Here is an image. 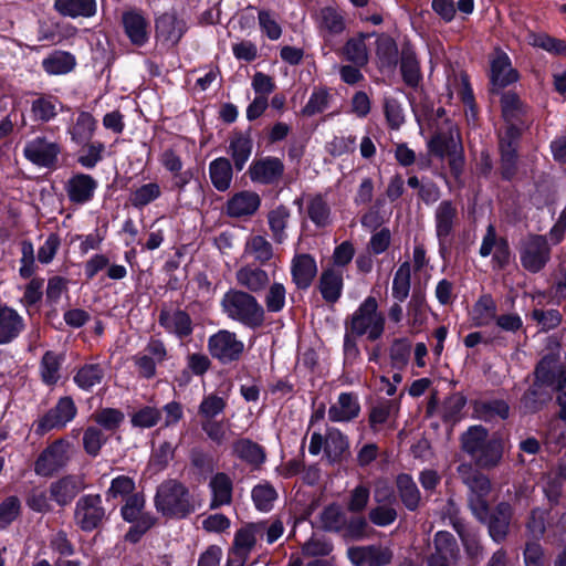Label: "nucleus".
Wrapping results in <instances>:
<instances>
[{"label":"nucleus","instance_id":"37","mask_svg":"<svg viewBox=\"0 0 566 566\" xmlns=\"http://www.w3.org/2000/svg\"><path fill=\"white\" fill-rule=\"evenodd\" d=\"M63 108L57 97L52 95H41L31 104V112L35 120L50 122Z\"/></svg>","mask_w":566,"mask_h":566},{"label":"nucleus","instance_id":"59","mask_svg":"<svg viewBox=\"0 0 566 566\" xmlns=\"http://www.w3.org/2000/svg\"><path fill=\"white\" fill-rule=\"evenodd\" d=\"M527 41L531 45L541 48L547 52L566 54V43L544 33H530Z\"/></svg>","mask_w":566,"mask_h":566},{"label":"nucleus","instance_id":"20","mask_svg":"<svg viewBox=\"0 0 566 566\" xmlns=\"http://www.w3.org/2000/svg\"><path fill=\"white\" fill-rule=\"evenodd\" d=\"M317 274V264L315 259L306 253L295 254L291 262L292 281L300 290H306L311 286Z\"/></svg>","mask_w":566,"mask_h":566},{"label":"nucleus","instance_id":"39","mask_svg":"<svg viewBox=\"0 0 566 566\" xmlns=\"http://www.w3.org/2000/svg\"><path fill=\"white\" fill-rule=\"evenodd\" d=\"M232 166L224 157L212 160L209 165V176L213 187L219 191L230 188L232 181Z\"/></svg>","mask_w":566,"mask_h":566},{"label":"nucleus","instance_id":"41","mask_svg":"<svg viewBox=\"0 0 566 566\" xmlns=\"http://www.w3.org/2000/svg\"><path fill=\"white\" fill-rule=\"evenodd\" d=\"M243 254L260 264H264L272 259L273 248L263 235L254 234L247 239Z\"/></svg>","mask_w":566,"mask_h":566},{"label":"nucleus","instance_id":"29","mask_svg":"<svg viewBox=\"0 0 566 566\" xmlns=\"http://www.w3.org/2000/svg\"><path fill=\"white\" fill-rule=\"evenodd\" d=\"M511 516V506L506 503H500L492 515L488 514L486 521H482L483 523H488L489 533L495 542H501L505 538Z\"/></svg>","mask_w":566,"mask_h":566},{"label":"nucleus","instance_id":"38","mask_svg":"<svg viewBox=\"0 0 566 566\" xmlns=\"http://www.w3.org/2000/svg\"><path fill=\"white\" fill-rule=\"evenodd\" d=\"M75 65V56L66 51H55L42 61L43 70L51 75L66 74L71 72Z\"/></svg>","mask_w":566,"mask_h":566},{"label":"nucleus","instance_id":"24","mask_svg":"<svg viewBox=\"0 0 566 566\" xmlns=\"http://www.w3.org/2000/svg\"><path fill=\"white\" fill-rule=\"evenodd\" d=\"M161 166L171 174L174 187L184 190L193 177L191 170H182L181 157L172 149H166L159 157Z\"/></svg>","mask_w":566,"mask_h":566},{"label":"nucleus","instance_id":"47","mask_svg":"<svg viewBox=\"0 0 566 566\" xmlns=\"http://www.w3.org/2000/svg\"><path fill=\"white\" fill-rule=\"evenodd\" d=\"M63 357L53 352H46L40 365L41 378L46 385H55L60 379V367Z\"/></svg>","mask_w":566,"mask_h":566},{"label":"nucleus","instance_id":"9","mask_svg":"<svg viewBox=\"0 0 566 566\" xmlns=\"http://www.w3.org/2000/svg\"><path fill=\"white\" fill-rule=\"evenodd\" d=\"M208 348L212 357L221 363H230L239 359L244 349L242 340L227 329H221L211 335L208 340Z\"/></svg>","mask_w":566,"mask_h":566},{"label":"nucleus","instance_id":"53","mask_svg":"<svg viewBox=\"0 0 566 566\" xmlns=\"http://www.w3.org/2000/svg\"><path fill=\"white\" fill-rule=\"evenodd\" d=\"M410 291V264L403 262L395 273L392 281V296L399 302L407 298Z\"/></svg>","mask_w":566,"mask_h":566},{"label":"nucleus","instance_id":"14","mask_svg":"<svg viewBox=\"0 0 566 566\" xmlns=\"http://www.w3.org/2000/svg\"><path fill=\"white\" fill-rule=\"evenodd\" d=\"M347 556L355 566H386L392 553L379 545L354 546L348 548Z\"/></svg>","mask_w":566,"mask_h":566},{"label":"nucleus","instance_id":"27","mask_svg":"<svg viewBox=\"0 0 566 566\" xmlns=\"http://www.w3.org/2000/svg\"><path fill=\"white\" fill-rule=\"evenodd\" d=\"M517 80L506 53L496 51L491 60V81L494 86L505 87Z\"/></svg>","mask_w":566,"mask_h":566},{"label":"nucleus","instance_id":"50","mask_svg":"<svg viewBox=\"0 0 566 566\" xmlns=\"http://www.w3.org/2000/svg\"><path fill=\"white\" fill-rule=\"evenodd\" d=\"M103 377L104 373L99 365L87 364L78 369L74 376V381L80 388L90 390L92 387L99 384Z\"/></svg>","mask_w":566,"mask_h":566},{"label":"nucleus","instance_id":"3","mask_svg":"<svg viewBox=\"0 0 566 566\" xmlns=\"http://www.w3.org/2000/svg\"><path fill=\"white\" fill-rule=\"evenodd\" d=\"M462 448L483 468L495 465L502 457V441L494 436L489 437L481 426L471 427L462 436Z\"/></svg>","mask_w":566,"mask_h":566},{"label":"nucleus","instance_id":"25","mask_svg":"<svg viewBox=\"0 0 566 566\" xmlns=\"http://www.w3.org/2000/svg\"><path fill=\"white\" fill-rule=\"evenodd\" d=\"M159 324L168 332L179 338L189 336L192 333L190 316L180 310H164L159 315Z\"/></svg>","mask_w":566,"mask_h":566},{"label":"nucleus","instance_id":"28","mask_svg":"<svg viewBox=\"0 0 566 566\" xmlns=\"http://www.w3.org/2000/svg\"><path fill=\"white\" fill-rule=\"evenodd\" d=\"M252 138L249 133L234 132L229 139L228 153L234 166L242 170L252 154Z\"/></svg>","mask_w":566,"mask_h":566},{"label":"nucleus","instance_id":"23","mask_svg":"<svg viewBox=\"0 0 566 566\" xmlns=\"http://www.w3.org/2000/svg\"><path fill=\"white\" fill-rule=\"evenodd\" d=\"M457 217V208L451 201H442L439 203L436 210V233L441 251L446 249V244L452 233Z\"/></svg>","mask_w":566,"mask_h":566},{"label":"nucleus","instance_id":"13","mask_svg":"<svg viewBox=\"0 0 566 566\" xmlns=\"http://www.w3.org/2000/svg\"><path fill=\"white\" fill-rule=\"evenodd\" d=\"M25 158L39 167H53L60 154V146L44 137H35L24 146Z\"/></svg>","mask_w":566,"mask_h":566},{"label":"nucleus","instance_id":"55","mask_svg":"<svg viewBox=\"0 0 566 566\" xmlns=\"http://www.w3.org/2000/svg\"><path fill=\"white\" fill-rule=\"evenodd\" d=\"M84 149L78 155V164L87 169L94 168L103 158L105 146L101 142L82 144Z\"/></svg>","mask_w":566,"mask_h":566},{"label":"nucleus","instance_id":"10","mask_svg":"<svg viewBox=\"0 0 566 566\" xmlns=\"http://www.w3.org/2000/svg\"><path fill=\"white\" fill-rule=\"evenodd\" d=\"M105 517L99 495H84L75 506V523L85 532L97 528Z\"/></svg>","mask_w":566,"mask_h":566},{"label":"nucleus","instance_id":"17","mask_svg":"<svg viewBox=\"0 0 566 566\" xmlns=\"http://www.w3.org/2000/svg\"><path fill=\"white\" fill-rule=\"evenodd\" d=\"M156 38L167 45L177 44L186 31V23L174 12H165L155 20Z\"/></svg>","mask_w":566,"mask_h":566},{"label":"nucleus","instance_id":"36","mask_svg":"<svg viewBox=\"0 0 566 566\" xmlns=\"http://www.w3.org/2000/svg\"><path fill=\"white\" fill-rule=\"evenodd\" d=\"M209 486L212 494L211 509L230 504L232 500V481L226 473L214 474L209 482Z\"/></svg>","mask_w":566,"mask_h":566},{"label":"nucleus","instance_id":"18","mask_svg":"<svg viewBox=\"0 0 566 566\" xmlns=\"http://www.w3.org/2000/svg\"><path fill=\"white\" fill-rule=\"evenodd\" d=\"M97 181L86 174H75L65 182V192L74 205H85L94 197Z\"/></svg>","mask_w":566,"mask_h":566},{"label":"nucleus","instance_id":"12","mask_svg":"<svg viewBox=\"0 0 566 566\" xmlns=\"http://www.w3.org/2000/svg\"><path fill=\"white\" fill-rule=\"evenodd\" d=\"M76 407L72 398H61L54 408L48 411L36 423V432L43 434L52 429H60L66 426L76 416Z\"/></svg>","mask_w":566,"mask_h":566},{"label":"nucleus","instance_id":"42","mask_svg":"<svg viewBox=\"0 0 566 566\" xmlns=\"http://www.w3.org/2000/svg\"><path fill=\"white\" fill-rule=\"evenodd\" d=\"M263 536V525L261 523H250L237 532L234 537L235 548L247 555Z\"/></svg>","mask_w":566,"mask_h":566},{"label":"nucleus","instance_id":"51","mask_svg":"<svg viewBox=\"0 0 566 566\" xmlns=\"http://www.w3.org/2000/svg\"><path fill=\"white\" fill-rule=\"evenodd\" d=\"M290 218V211L283 207L280 206L272 211H270L268 216L269 226L273 233V239L277 243H282L286 235H285V228L287 224V220Z\"/></svg>","mask_w":566,"mask_h":566},{"label":"nucleus","instance_id":"48","mask_svg":"<svg viewBox=\"0 0 566 566\" xmlns=\"http://www.w3.org/2000/svg\"><path fill=\"white\" fill-rule=\"evenodd\" d=\"M376 55L379 67H391L397 63L398 48L395 41L386 35L377 39Z\"/></svg>","mask_w":566,"mask_h":566},{"label":"nucleus","instance_id":"11","mask_svg":"<svg viewBox=\"0 0 566 566\" xmlns=\"http://www.w3.org/2000/svg\"><path fill=\"white\" fill-rule=\"evenodd\" d=\"M70 442L63 439L50 444L38 458L35 473L48 476L63 468L70 459Z\"/></svg>","mask_w":566,"mask_h":566},{"label":"nucleus","instance_id":"21","mask_svg":"<svg viewBox=\"0 0 566 566\" xmlns=\"http://www.w3.org/2000/svg\"><path fill=\"white\" fill-rule=\"evenodd\" d=\"M360 403L357 395L342 392L328 409V419L333 422H348L357 418Z\"/></svg>","mask_w":566,"mask_h":566},{"label":"nucleus","instance_id":"33","mask_svg":"<svg viewBox=\"0 0 566 566\" xmlns=\"http://www.w3.org/2000/svg\"><path fill=\"white\" fill-rule=\"evenodd\" d=\"M431 153L443 157L447 155H453L454 157L460 156L461 153V142L459 132L455 128L449 129V135L444 136L442 134L436 135L428 144ZM457 158H454V161Z\"/></svg>","mask_w":566,"mask_h":566},{"label":"nucleus","instance_id":"6","mask_svg":"<svg viewBox=\"0 0 566 566\" xmlns=\"http://www.w3.org/2000/svg\"><path fill=\"white\" fill-rule=\"evenodd\" d=\"M556 361L553 358H543L535 370V382L523 396L522 403L525 410H538L551 397L543 390L545 385L555 386L557 370Z\"/></svg>","mask_w":566,"mask_h":566},{"label":"nucleus","instance_id":"1","mask_svg":"<svg viewBox=\"0 0 566 566\" xmlns=\"http://www.w3.org/2000/svg\"><path fill=\"white\" fill-rule=\"evenodd\" d=\"M221 307L229 318L250 328L262 326L265 319L263 306L244 291L229 290L221 300Z\"/></svg>","mask_w":566,"mask_h":566},{"label":"nucleus","instance_id":"44","mask_svg":"<svg viewBox=\"0 0 566 566\" xmlns=\"http://www.w3.org/2000/svg\"><path fill=\"white\" fill-rule=\"evenodd\" d=\"M474 413L479 419L491 421L496 418L505 419L509 416V406L503 400H478L474 402Z\"/></svg>","mask_w":566,"mask_h":566},{"label":"nucleus","instance_id":"45","mask_svg":"<svg viewBox=\"0 0 566 566\" xmlns=\"http://www.w3.org/2000/svg\"><path fill=\"white\" fill-rule=\"evenodd\" d=\"M368 36L367 34H359L358 36L349 39L344 46L346 59L356 66H364L368 62V48L366 44Z\"/></svg>","mask_w":566,"mask_h":566},{"label":"nucleus","instance_id":"2","mask_svg":"<svg viewBox=\"0 0 566 566\" xmlns=\"http://www.w3.org/2000/svg\"><path fill=\"white\" fill-rule=\"evenodd\" d=\"M155 504L163 515L176 518H184L198 507L187 488L176 480L165 481L158 486Z\"/></svg>","mask_w":566,"mask_h":566},{"label":"nucleus","instance_id":"15","mask_svg":"<svg viewBox=\"0 0 566 566\" xmlns=\"http://www.w3.org/2000/svg\"><path fill=\"white\" fill-rule=\"evenodd\" d=\"M126 36L136 46H144L149 40V22L139 10H127L122 15Z\"/></svg>","mask_w":566,"mask_h":566},{"label":"nucleus","instance_id":"32","mask_svg":"<svg viewBox=\"0 0 566 566\" xmlns=\"http://www.w3.org/2000/svg\"><path fill=\"white\" fill-rule=\"evenodd\" d=\"M472 325L488 326L496 318V303L491 295L484 294L472 306L469 313Z\"/></svg>","mask_w":566,"mask_h":566},{"label":"nucleus","instance_id":"64","mask_svg":"<svg viewBox=\"0 0 566 566\" xmlns=\"http://www.w3.org/2000/svg\"><path fill=\"white\" fill-rule=\"evenodd\" d=\"M160 411L154 407H143L132 416V423L138 428H151L156 426L160 419Z\"/></svg>","mask_w":566,"mask_h":566},{"label":"nucleus","instance_id":"5","mask_svg":"<svg viewBox=\"0 0 566 566\" xmlns=\"http://www.w3.org/2000/svg\"><path fill=\"white\" fill-rule=\"evenodd\" d=\"M458 472L470 490L469 506L473 515L479 521H486L489 505L486 496L491 491L490 480L481 473L473 472L470 464L459 465Z\"/></svg>","mask_w":566,"mask_h":566},{"label":"nucleus","instance_id":"61","mask_svg":"<svg viewBox=\"0 0 566 566\" xmlns=\"http://www.w3.org/2000/svg\"><path fill=\"white\" fill-rule=\"evenodd\" d=\"M308 217L318 227H325L329 223V208L322 197L317 196L311 199Z\"/></svg>","mask_w":566,"mask_h":566},{"label":"nucleus","instance_id":"43","mask_svg":"<svg viewBox=\"0 0 566 566\" xmlns=\"http://www.w3.org/2000/svg\"><path fill=\"white\" fill-rule=\"evenodd\" d=\"M397 490L401 502L409 511L418 509L420 503V491L409 474H399L397 476Z\"/></svg>","mask_w":566,"mask_h":566},{"label":"nucleus","instance_id":"58","mask_svg":"<svg viewBox=\"0 0 566 566\" xmlns=\"http://www.w3.org/2000/svg\"><path fill=\"white\" fill-rule=\"evenodd\" d=\"M384 111L389 127L399 129L405 123V113L401 103L394 96H386Z\"/></svg>","mask_w":566,"mask_h":566},{"label":"nucleus","instance_id":"62","mask_svg":"<svg viewBox=\"0 0 566 566\" xmlns=\"http://www.w3.org/2000/svg\"><path fill=\"white\" fill-rule=\"evenodd\" d=\"M411 353V345L406 339H397L390 347V360L394 368L402 369L407 366Z\"/></svg>","mask_w":566,"mask_h":566},{"label":"nucleus","instance_id":"56","mask_svg":"<svg viewBox=\"0 0 566 566\" xmlns=\"http://www.w3.org/2000/svg\"><path fill=\"white\" fill-rule=\"evenodd\" d=\"M401 73L403 81L410 85L416 86L420 81V69L416 55L411 51H403L401 59Z\"/></svg>","mask_w":566,"mask_h":566},{"label":"nucleus","instance_id":"57","mask_svg":"<svg viewBox=\"0 0 566 566\" xmlns=\"http://www.w3.org/2000/svg\"><path fill=\"white\" fill-rule=\"evenodd\" d=\"M226 406L227 401L224 398L214 394H210L203 397L201 403L199 405V415L206 420H212L224 411Z\"/></svg>","mask_w":566,"mask_h":566},{"label":"nucleus","instance_id":"7","mask_svg":"<svg viewBox=\"0 0 566 566\" xmlns=\"http://www.w3.org/2000/svg\"><path fill=\"white\" fill-rule=\"evenodd\" d=\"M324 448L325 454L329 462L340 461L348 452L349 443L347 437L338 429L329 428L324 438L321 433L314 432L311 436L308 451L313 455L321 453Z\"/></svg>","mask_w":566,"mask_h":566},{"label":"nucleus","instance_id":"63","mask_svg":"<svg viewBox=\"0 0 566 566\" xmlns=\"http://www.w3.org/2000/svg\"><path fill=\"white\" fill-rule=\"evenodd\" d=\"M259 25L261 31L272 41L280 39L282 35V28L275 15L266 10L259 11L258 14Z\"/></svg>","mask_w":566,"mask_h":566},{"label":"nucleus","instance_id":"35","mask_svg":"<svg viewBox=\"0 0 566 566\" xmlns=\"http://www.w3.org/2000/svg\"><path fill=\"white\" fill-rule=\"evenodd\" d=\"M54 9L64 17L91 18L95 15L97 4L95 0H55Z\"/></svg>","mask_w":566,"mask_h":566},{"label":"nucleus","instance_id":"49","mask_svg":"<svg viewBox=\"0 0 566 566\" xmlns=\"http://www.w3.org/2000/svg\"><path fill=\"white\" fill-rule=\"evenodd\" d=\"M252 500L255 507L262 512L272 510L277 493L275 489L268 482L260 483L252 489Z\"/></svg>","mask_w":566,"mask_h":566},{"label":"nucleus","instance_id":"31","mask_svg":"<svg viewBox=\"0 0 566 566\" xmlns=\"http://www.w3.org/2000/svg\"><path fill=\"white\" fill-rule=\"evenodd\" d=\"M97 129V120L85 111L77 114L73 125L69 128L71 140L76 144L88 143Z\"/></svg>","mask_w":566,"mask_h":566},{"label":"nucleus","instance_id":"46","mask_svg":"<svg viewBox=\"0 0 566 566\" xmlns=\"http://www.w3.org/2000/svg\"><path fill=\"white\" fill-rule=\"evenodd\" d=\"M161 196V188L157 182L144 184L134 189L129 195L133 207L142 209L154 202Z\"/></svg>","mask_w":566,"mask_h":566},{"label":"nucleus","instance_id":"16","mask_svg":"<svg viewBox=\"0 0 566 566\" xmlns=\"http://www.w3.org/2000/svg\"><path fill=\"white\" fill-rule=\"evenodd\" d=\"M248 172L253 182L270 185L282 177L284 165L281 159L268 156L252 161Z\"/></svg>","mask_w":566,"mask_h":566},{"label":"nucleus","instance_id":"52","mask_svg":"<svg viewBox=\"0 0 566 566\" xmlns=\"http://www.w3.org/2000/svg\"><path fill=\"white\" fill-rule=\"evenodd\" d=\"M322 526L331 532H339L345 528L347 518L338 505H329L321 514Z\"/></svg>","mask_w":566,"mask_h":566},{"label":"nucleus","instance_id":"4","mask_svg":"<svg viewBox=\"0 0 566 566\" xmlns=\"http://www.w3.org/2000/svg\"><path fill=\"white\" fill-rule=\"evenodd\" d=\"M349 333L375 342L379 339L385 331V317L378 311V302L374 296H368L352 314L347 324Z\"/></svg>","mask_w":566,"mask_h":566},{"label":"nucleus","instance_id":"8","mask_svg":"<svg viewBox=\"0 0 566 566\" xmlns=\"http://www.w3.org/2000/svg\"><path fill=\"white\" fill-rule=\"evenodd\" d=\"M551 249L543 235H530L520 247V260L522 266L532 273L539 272L548 262Z\"/></svg>","mask_w":566,"mask_h":566},{"label":"nucleus","instance_id":"40","mask_svg":"<svg viewBox=\"0 0 566 566\" xmlns=\"http://www.w3.org/2000/svg\"><path fill=\"white\" fill-rule=\"evenodd\" d=\"M232 449L239 459L252 467H259L265 460L263 448L249 439H239L233 443Z\"/></svg>","mask_w":566,"mask_h":566},{"label":"nucleus","instance_id":"30","mask_svg":"<svg viewBox=\"0 0 566 566\" xmlns=\"http://www.w3.org/2000/svg\"><path fill=\"white\" fill-rule=\"evenodd\" d=\"M23 329V318L11 307L0 305V344L18 337Z\"/></svg>","mask_w":566,"mask_h":566},{"label":"nucleus","instance_id":"26","mask_svg":"<svg viewBox=\"0 0 566 566\" xmlns=\"http://www.w3.org/2000/svg\"><path fill=\"white\" fill-rule=\"evenodd\" d=\"M84 489L85 483L81 476L69 475L52 483L50 492L59 505H66Z\"/></svg>","mask_w":566,"mask_h":566},{"label":"nucleus","instance_id":"54","mask_svg":"<svg viewBox=\"0 0 566 566\" xmlns=\"http://www.w3.org/2000/svg\"><path fill=\"white\" fill-rule=\"evenodd\" d=\"M396 411L394 401H381L373 407L369 413V423L373 430L380 431Z\"/></svg>","mask_w":566,"mask_h":566},{"label":"nucleus","instance_id":"22","mask_svg":"<svg viewBox=\"0 0 566 566\" xmlns=\"http://www.w3.org/2000/svg\"><path fill=\"white\" fill-rule=\"evenodd\" d=\"M344 287V270L336 266H328L323 270L318 289L322 297L327 303H335L342 296Z\"/></svg>","mask_w":566,"mask_h":566},{"label":"nucleus","instance_id":"19","mask_svg":"<svg viewBox=\"0 0 566 566\" xmlns=\"http://www.w3.org/2000/svg\"><path fill=\"white\" fill-rule=\"evenodd\" d=\"M261 206V198L255 191L243 190L234 193L226 203V212L232 218L254 214Z\"/></svg>","mask_w":566,"mask_h":566},{"label":"nucleus","instance_id":"34","mask_svg":"<svg viewBox=\"0 0 566 566\" xmlns=\"http://www.w3.org/2000/svg\"><path fill=\"white\" fill-rule=\"evenodd\" d=\"M235 279L239 285L254 293L262 291L269 284L268 273L253 265L240 268L235 273Z\"/></svg>","mask_w":566,"mask_h":566},{"label":"nucleus","instance_id":"60","mask_svg":"<svg viewBox=\"0 0 566 566\" xmlns=\"http://www.w3.org/2000/svg\"><path fill=\"white\" fill-rule=\"evenodd\" d=\"M321 28L331 33H340L345 28L342 14L332 7L323 8L318 14Z\"/></svg>","mask_w":566,"mask_h":566}]
</instances>
